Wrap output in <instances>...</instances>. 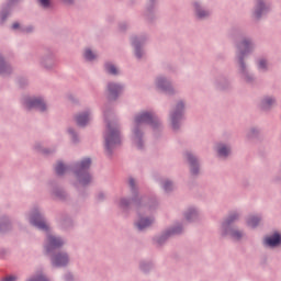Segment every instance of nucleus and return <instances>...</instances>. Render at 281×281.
Segmentation results:
<instances>
[{
  "mask_svg": "<svg viewBox=\"0 0 281 281\" xmlns=\"http://www.w3.org/2000/svg\"><path fill=\"white\" fill-rule=\"evenodd\" d=\"M127 186L132 198H121L119 201V207L124 212H128L131 207H135L136 213L138 214V220L134 223L138 232H146L148 227L155 224V217H144V214H149L155 212L159 207L157 199H146L139 198V189L137 188V182L133 177H130L127 180Z\"/></svg>",
  "mask_w": 281,
  "mask_h": 281,
  "instance_id": "nucleus-1",
  "label": "nucleus"
},
{
  "mask_svg": "<svg viewBox=\"0 0 281 281\" xmlns=\"http://www.w3.org/2000/svg\"><path fill=\"white\" fill-rule=\"evenodd\" d=\"M233 36H241L240 40L235 42V60L238 76L246 85H256V75L249 70L247 64V56L256 52V41L251 36H243L239 31H233Z\"/></svg>",
  "mask_w": 281,
  "mask_h": 281,
  "instance_id": "nucleus-2",
  "label": "nucleus"
},
{
  "mask_svg": "<svg viewBox=\"0 0 281 281\" xmlns=\"http://www.w3.org/2000/svg\"><path fill=\"white\" fill-rule=\"evenodd\" d=\"M103 115L106 123L105 132L103 133L104 150L108 157H113L115 148L122 145L120 123L115 121L113 109L109 104L104 105Z\"/></svg>",
  "mask_w": 281,
  "mask_h": 281,
  "instance_id": "nucleus-3",
  "label": "nucleus"
},
{
  "mask_svg": "<svg viewBox=\"0 0 281 281\" xmlns=\"http://www.w3.org/2000/svg\"><path fill=\"white\" fill-rule=\"evenodd\" d=\"M144 124H148L154 131L161 128V121L155 112L143 111L134 116L132 140L138 150H144Z\"/></svg>",
  "mask_w": 281,
  "mask_h": 281,
  "instance_id": "nucleus-4",
  "label": "nucleus"
},
{
  "mask_svg": "<svg viewBox=\"0 0 281 281\" xmlns=\"http://www.w3.org/2000/svg\"><path fill=\"white\" fill-rule=\"evenodd\" d=\"M65 246V239L60 236L47 234L44 241V251L46 256H50L53 267L63 268L69 265V255L66 251H57Z\"/></svg>",
  "mask_w": 281,
  "mask_h": 281,
  "instance_id": "nucleus-5",
  "label": "nucleus"
},
{
  "mask_svg": "<svg viewBox=\"0 0 281 281\" xmlns=\"http://www.w3.org/2000/svg\"><path fill=\"white\" fill-rule=\"evenodd\" d=\"M240 216H243V214L239 211H232L222 221L220 234L223 238H231V240H234L235 243H240V240L245 238V231L234 225L240 221Z\"/></svg>",
  "mask_w": 281,
  "mask_h": 281,
  "instance_id": "nucleus-6",
  "label": "nucleus"
},
{
  "mask_svg": "<svg viewBox=\"0 0 281 281\" xmlns=\"http://www.w3.org/2000/svg\"><path fill=\"white\" fill-rule=\"evenodd\" d=\"M89 168H91V158H83L81 161L76 162L71 168L77 181H79L80 186L83 188H87V186L93 181Z\"/></svg>",
  "mask_w": 281,
  "mask_h": 281,
  "instance_id": "nucleus-7",
  "label": "nucleus"
},
{
  "mask_svg": "<svg viewBox=\"0 0 281 281\" xmlns=\"http://www.w3.org/2000/svg\"><path fill=\"white\" fill-rule=\"evenodd\" d=\"M169 120L172 131L181 128V122L186 120V101L180 100L169 112Z\"/></svg>",
  "mask_w": 281,
  "mask_h": 281,
  "instance_id": "nucleus-8",
  "label": "nucleus"
},
{
  "mask_svg": "<svg viewBox=\"0 0 281 281\" xmlns=\"http://www.w3.org/2000/svg\"><path fill=\"white\" fill-rule=\"evenodd\" d=\"M40 66L46 71L56 69V53H54V49H44L43 55L40 57Z\"/></svg>",
  "mask_w": 281,
  "mask_h": 281,
  "instance_id": "nucleus-9",
  "label": "nucleus"
},
{
  "mask_svg": "<svg viewBox=\"0 0 281 281\" xmlns=\"http://www.w3.org/2000/svg\"><path fill=\"white\" fill-rule=\"evenodd\" d=\"M30 223L36 229L41 232H49V225H47V221L45 220V215L38 209H34L30 214Z\"/></svg>",
  "mask_w": 281,
  "mask_h": 281,
  "instance_id": "nucleus-10",
  "label": "nucleus"
},
{
  "mask_svg": "<svg viewBox=\"0 0 281 281\" xmlns=\"http://www.w3.org/2000/svg\"><path fill=\"white\" fill-rule=\"evenodd\" d=\"M180 234H183V225L177 224L176 226L162 232L161 235L156 236L154 240L158 247H161V245H166L168 238L179 236Z\"/></svg>",
  "mask_w": 281,
  "mask_h": 281,
  "instance_id": "nucleus-11",
  "label": "nucleus"
},
{
  "mask_svg": "<svg viewBox=\"0 0 281 281\" xmlns=\"http://www.w3.org/2000/svg\"><path fill=\"white\" fill-rule=\"evenodd\" d=\"M269 12H271V3L267 0H255L252 16L256 21H260V19H262V16H267Z\"/></svg>",
  "mask_w": 281,
  "mask_h": 281,
  "instance_id": "nucleus-12",
  "label": "nucleus"
},
{
  "mask_svg": "<svg viewBox=\"0 0 281 281\" xmlns=\"http://www.w3.org/2000/svg\"><path fill=\"white\" fill-rule=\"evenodd\" d=\"M148 41V35L144 34L140 36L134 35L131 38L132 47H134V54L135 57L138 60H142L144 58V45H146V42Z\"/></svg>",
  "mask_w": 281,
  "mask_h": 281,
  "instance_id": "nucleus-13",
  "label": "nucleus"
},
{
  "mask_svg": "<svg viewBox=\"0 0 281 281\" xmlns=\"http://www.w3.org/2000/svg\"><path fill=\"white\" fill-rule=\"evenodd\" d=\"M23 104L27 111H32V109H36V111L41 113L47 111V103H45V100L41 97L25 98Z\"/></svg>",
  "mask_w": 281,
  "mask_h": 281,
  "instance_id": "nucleus-14",
  "label": "nucleus"
},
{
  "mask_svg": "<svg viewBox=\"0 0 281 281\" xmlns=\"http://www.w3.org/2000/svg\"><path fill=\"white\" fill-rule=\"evenodd\" d=\"M124 92V85L115 81H110L106 85V95L110 102H115L120 95Z\"/></svg>",
  "mask_w": 281,
  "mask_h": 281,
  "instance_id": "nucleus-15",
  "label": "nucleus"
},
{
  "mask_svg": "<svg viewBox=\"0 0 281 281\" xmlns=\"http://www.w3.org/2000/svg\"><path fill=\"white\" fill-rule=\"evenodd\" d=\"M184 157L189 164L190 175L192 177H199V175H201V162L199 161V157L192 151H186Z\"/></svg>",
  "mask_w": 281,
  "mask_h": 281,
  "instance_id": "nucleus-16",
  "label": "nucleus"
},
{
  "mask_svg": "<svg viewBox=\"0 0 281 281\" xmlns=\"http://www.w3.org/2000/svg\"><path fill=\"white\" fill-rule=\"evenodd\" d=\"M155 83L157 89L162 91V93H166V95H175V93H177L175 87H172V81L164 76H158Z\"/></svg>",
  "mask_w": 281,
  "mask_h": 281,
  "instance_id": "nucleus-17",
  "label": "nucleus"
},
{
  "mask_svg": "<svg viewBox=\"0 0 281 281\" xmlns=\"http://www.w3.org/2000/svg\"><path fill=\"white\" fill-rule=\"evenodd\" d=\"M193 12L198 21H206V19L212 16V10L205 8L200 1L193 2Z\"/></svg>",
  "mask_w": 281,
  "mask_h": 281,
  "instance_id": "nucleus-18",
  "label": "nucleus"
},
{
  "mask_svg": "<svg viewBox=\"0 0 281 281\" xmlns=\"http://www.w3.org/2000/svg\"><path fill=\"white\" fill-rule=\"evenodd\" d=\"M276 104H278V100L276 99V97L266 94L260 98L258 106L260 111H263L265 113H269V111H271V109H273Z\"/></svg>",
  "mask_w": 281,
  "mask_h": 281,
  "instance_id": "nucleus-19",
  "label": "nucleus"
},
{
  "mask_svg": "<svg viewBox=\"0 0 281 281\" xmlns=\"http://www.w3.org/2000/svg\"><path fill=\"white\" fill-rule=\"evenodd\" d=\"M20 0H9L7 4H4L0 11V25H4L8 21V16L12 14V5L14 3H19Z\"/></svg>",
  "mask_w": 281,
  "mask_h": 281,
  "instance_id": "nucleus-20",
  "label": "nucleus"
},
{
  "mask_svg": "<svg viewBox=\"0 0 281 281\" xmlns=\"http://www.w3.org/2000/svg\"><path fill=\"white\" fill-rule=\"evenodd\" d=\"M156 5H157V0H149L147 3L146 10L144 12V16L148 23H153L157 19L156 12Z\"/></svg>",
  "mask_w": 281,
  "mask_h": 281,
  "instance_id": "nucleus-21",
  "label": "nucleus"
},
{
  "mask_svg": "<svg viewBox=\"0 0 281 281\" xmlns=\"http://www.w3.org/2000/svg\"><path fill=\"white\" fill-rule=\"evenodd\" d=\"M281 245V235L279 233H274L273 235L267 236L263 239V247H269L270 249H274V247H280Z\"/></svg>",
  "mask_w": 281,
  "mask_h": 281,
  "instance_id": "nucleus-22",
  "label": "nucleus"
},
{
  "mask_svg": "<svg viewBox=\"0 0 281 281\" xmlns=\"http://www.w3.org/2000/svg\"><path fill=\"white\" fill-rule=\"evenodd\" d=\"M216 153L220 159H227L232 155V145L225 143H218L216 145Z\"/></svg>",
  "mask_w": 281,
  "mask_h": 281,
  "instance_id": "nucleus-23",
  "label": "nucleus"
},
{
  "mask_svg": "<svg viewBox=\"0 0 281 281\" xmlns=\"http://www.w3.org/2000/svg\"><path fill=\"white\" fill-rule=\"evenodd\" d=\"M214 86L217 91H227V89H232V82H229V79L225 76L215 78Z\"/></svg>",
  "mask_w": 281,
  "mask_h": 281,
  "instance_id": "nucleus-24",
  "label": "nucleus"
},
{
  "mask_svg": "<svg viewBox=\"0 0 281 281\" xmlns=\"http://www.w3.org/2000/svg\"><path fill=\"white\" fill-rule=\"evenodd\" d=\"M14 69L12 65L5 60V57L0 54V76H12Z\"/></svg>",
  "mask_w": 281,
  "mask_h": 281,
  "instance_id": "nucleus-25",
  "label": "nucleus"
},
{
  "mask_svg": "<svg viewBox=\"0 0 281 281\" xmlns=\"http://www.w3.org/2000/svg\"><path fill=\"white\" fill-rule=\"evenodd\" d=\"M91 120V112L85 111L76 115V122L78 126H87Z\"/></svg>",
  "mask_w": 281,
  "mask_h": 281,
  "instance_id": "nucleus-26",
  "label": "nucleus"
},
{
  "mask_svg": "<svg viewBox=\"0 0 281 281\" xmlns=\"http://www.w3.org/2000/svg\"><path fill=\"white\" fill-rule=\"evenodd\" d=\"M184 218L188 221V223H195V221L199 218V210L194 206L189 207L184 212Z\"/></svg>",
  "mask_w": 281,
  "mask_h": 281,
  "instance_id": "nucleus-27",
  "label": "nucleus"
},
{
  "mask_svg": "<svg viewBox=\"0 0 281 281\" xmlns=\"http://www.w3.org/2000/svg\"><path fill=\"white\" fill-rule=\"evenodd\" d=\"M50 192H52L53 196L55 199H58L59 201H67V199L69 196L66 193V191L60 187H54Z\"/></svg>",
  "mask_w": 281,
  "mask_h": 281,
  "instance_id": "nucleus-28",
  "label": "nucleus"
},
{
  "mask_svg": "<svg viewBox=\"0 0 281 281\" xmlns=\"http://www.w3.org/2000/svg\"><path fill=\"white\" fill-rule=\"evenodd\" d=\"M257 69L260 74H267L269 71V60L265 57H260L256 61Z\"/></svg>",
  "mask_w": 281,
  "mask_h": 281,
  "instance_id": "nucleus-29",
  "label": "nucleus"
},
{
  "mask_svg": "<svg viewBox=\"0 0 281 281\" xmlns=\"http://www.w3.org/2000/svg\"><path fill=\"white\" fill-rule=\"evenodd\" d=\"M12 229V222L8 216L0 217V234H5V232H10Z\"/></svg>",
  "mask_w": 281,
  "mask_h": 281,
  "instance_id": "nucleus-30",
  "label": "nucleus"
},
{
  "mask_svg": "<svg viewBox=\"0 0 281 281\" xmlns=\"http://www.w3.org/2000/svg\"><path fill=\"white\" fill-rule=\"evenodd\" d=\"M261 221H262V217L260 215H250L248 216L246 223L248 227H252V229H255V227L260 225Z\"/></svg>",
  "mask_w": 281,
  "mask_h": 281,
  "instance_id": "nucleus-31",
  "label": "nucleus"
},
{
  "mask_svg": "<svg viewBox=\"0 0 281 281\" xmlns=\"http://www.w3.org/2000/svg\"><path fill=\"white\" fill-rule=\"evenodd\" d=\"M34 148L37 153H42V155H53V153H56V148H44L42 143H35Z\"/></svg>",
  "mask_w": 281,
  "mask_h": 281,
  "instance_id": "nucleus-32",
  "label": "nucleus"
},
{
  "mask_svg": "<svg viewBox=\"0 0 281 281\" xmlns=\"http://www.w3.org/2000/svg\"><path fill=\"white\" fill-rule=\"evenodd\" d=\"M162 190L169 194V192H172L175 190V182L170 179H165L160 182Z\"/></svg>",
  "mask_w": 281,
  "mask_h": 281,
  "instance_id": "nucleus-33",
  "label": "nucleus"
},
{
  "mask_svg": "<svg viewBox=\"0 0 281 281\" xmlns=\"http://www.w3.org/2000/svg\"><path fill=\"white\" fill-rule=\"evenodd\" d=\"M104 69L110 76H117L120 74L117 67L111 61L104 64Z\"/></svg>",
  "mask_w": 281,
  "mask_h": 281,
  "instance_id": "nucleus-34",
  "label": "nucleus"
},
{
  "mask_svg": "<svg viewBox=\"0 0 281 281\" xmlns=\"http://www.w3.org/2000/svg\"><path fill=\"white\" fill-rule=\"evenodd\" d=\"M69 170V166H66L63 164V161H58L57 165L55 166V172L57 177H63Z\"/></svg>",
  "mask_w": 281,
  "mask_h": 281,
  "instance_id": "nucleus-35",
  "label": "nucleus"
},
{
  "mask_svg": "<svg viewBox=\"0 0 281 281\" xmlns=\"http://www.w3.org/2000/svg\"><path fill=\"white\" fill-rule=\"evenodd\" d=\"M67 131H68V134L70 135V139L72 144H79L80 136H78V132H76V130H74L72 127H69Z\"/></svg>",
  "mask_w": 281,
  "mask_h": 281,
  "instance_id": "nucleus-36",
  "label": "nucleus"
},
{
  "mask_svg": "<svg viewBox=\"0 0 281 281\" xmlns=\"http://www.w3.org/2000/svg\"><path fill=\"white\" fill-rule=\"evenodd\" d=\"M139 269L144 273H148V271H150V269H153V262H150V261H140Z\"/></svg>",
  "mask_w": 281,
  "mask_h": 281,
  "instance_id": "nucleus-37",
  "label": "nucleus"
},
{
  "mask_svg": "<svg viewBox=\"0 0 281 281\" xmlns=\"http://www.w3.org/2000/svg\"><path fill=\"white\" fill-rule=\"evenodd\" d=\"M59 223L64 229H69V227L74 225V221L70 220V217H64L59 221Z\"/></svg>",
  "mask_w": 281,
  "mask_h": 281,
  "instance_id": "nucleus-38",
  "label": "nucleus"
},
{
  "mask_svg": "<svg viewBox=\"0 0 281 281\" xmlns=\"http://www.w3.org/2000/svg\"><path fill=\"white\" fill-rule=\"evenodd\" d=\"M83 58L91 63V60H95L97 56L94 55L93 50L87 48L83 53Z\"/></svg>",
  "mask_w": 281,
  "mask_h": 281,
  "instance_id": "nucleus-39",
  "label": "nucleus"
},
{
  "mask_svg": "<svg viewBox=\"0 0 281 281\" xmlns=\"http://www.w3.org/2000/svg\"><path fill=\"white\" fill-rule=\"evenodd\" d=\"M258 135H260V130L257 127H251L247 133V137L249 139H254V137H257Z\"/></svg>",
  "mask_w": 281,
  "mask_h": 281,
  "instance_id": "nucleus-40",
  "label": "nucleus"
},
{
  "mask_svg": "<svg viewBox=\"0 0 281 281\" xmlns=\"http://www.w3.org/2000/svg\"><path fill=\"white\" fill-rule=\"evenodd\" d=\"M20 32H22L23 34H32V32H34V26H22L20 27Z\"/></svg>",
  "mask_w": 281,
  "mask_h": 281,
  "instance_id": "nucleus-41",
  "label": "nucleus"
},
{
  "mask_svg": "<svg viewBox=\"0 0 281 281\" xmlns=\"http://www.w3.org/2000/svg\"><path fill=\"white\" fill-rule=\"evenodd\" d=\"M27 281H49V280L43 274H37L34 277H31Z\"/></svg>",
  "mask_w": 281,
  "mask_h": 281,
  "instance_id": "nucleus-42",
  "label": "nucleus"
},
{
  "mask_svg": "<svg viewBox=\"0 0 281 281\" xmlns=\"http://www.w3.org/2000/svg\"><path fill=\"white\" fill-rule=\"evenodd\" d=\"M38 3L41 8H44V10H47V8H50L52 0H38Z\"/></svg>",
  "mask_w": 281,
  "mask_h": 281,
  "instance_id": "nucleus-43",
  "label": "nucleus"
},
{
  "mask_svg": "<svg viewBox=\"0 0 281 281\" xmlns=\"http://www.w3.org/2000/svg\"><path fill=\"white\" fill-rule=\"evenodd\" d=\"M127 29H128V23H126V22H121V23L119 24V30H120V32H126Z\"/></svg>",
  "mask_w": 281,
  "mask_h": 281,
  "instance_id": "nucleus-44",
  "label": "nucleus"
},
{
  "mask_svg": "<svg viewBox=\"0 0 281 281\" xmlns=\"http://www.w3.org/2000/svg\"><path fill=\"white\" fill-rule=\"evenodd\" d=\"M19 278L16 276H8L3 278L1 281H16Z\"/></svg>",
  "mask_w": 281,
  "mask_h": 281,
  "instance_id": "nucleus-45",
  "label": "nucleus"
},
{
  "mask_svg": "<svg viewBox=\"0 0 281 281\" xmlns=\"http://www.w3.org/2000/svg\"><path fill=\"white\" fill-rule=\"evenodd\" d=\"M21 27H23V26H21V24L19 22H14L12 24V30H19V32H21Z\"/></svg>",
  "mask_w": 281,
  "mask_h": 281,
  "instance_id": "nucleus-46",
  "label": "nucleus"
},
{
  "mask_svg": "<svg viewBox=\"0 0 281 281\" xmlns=\"http://www.w3.org/2000/svg\"><path fill=\"white\" fill-rule=\"evenodd\" d=\"M97 199L98 201H104V199H106V195L102 192H100L98 195H97Z\"/></svg>",
  "mask_w": 281,
  "mask_h": 281,
  "instance_id": "nucleus-47",
  "label": "nucleus"
},
{
  "mask_svg": "<svg viewBox=\"0 0 281 281\" xmlns=\"http://www.w3.org/2000/svg\"><path fill=\"white\" fill-rule=\"evenodd\" d=\"M65 280L66 281H72L74 280V274H71V273L65 274Z\"/></svg>",
  "mask_w": 281,
  "mask_h": 281,
  "instance_id": "nucleus-48",
  "label": "nucleus"
},
{
  "mask_svg": "<svg viewBox=\"0 0 281 281\" xmlns=\"http://www.w3.org/2000/svg\"><path fill=\"white\" fill-rule=\"evenodd\" d=\"M19 85L20 87H25V85H27V79H20Z\"/></svg>",
  "mask_w": 281,
  "mask_h": 281,
  "instance_id": "nucleus-49",
  "label": "nucleus"
},
{
  "mask_svg": "<svg viewBox=\"0 0 281 281\" xmlns=\"http://www.w3.org/2000/svg\"><path fill=\"white\" fill-rule=\"evenodd\" d=\"M63 3H66L67 5H71L74 3V0H61Z\"/></svg>",
  "mask_w": 281,
  "mask_h": 281,
  "instance_id": "nucleus-50",
  "label": "nucleus"
}]
</instances>
